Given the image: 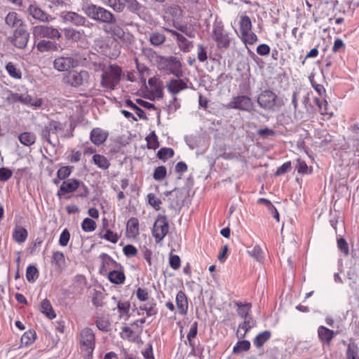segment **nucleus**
<instances>
[{
  "instance_id": "obj_1",
  "label": "nucleus",
  "mask_w": 359,
  "mask_h": 359,
  "mask_svg": "<svg viewBox=\"0 0 359 359\" xmlns=\"http://www.w3.org/2000/svg\"><path fill=\"white\" fill-rule=\"evenodd\" d=\"M81 10L87 17L96 22L106 24L116 22L114 15L102 6L92 3H84L82 5Z\"/></svg>"
},
{
  "instance_id": "obj_2",
  "label": "nucleus",
  "mask_w": 359,
  "mask_h": 359,
  "mask_svg": "<svg viewBox=\"0 0 359 359\" xmlns=\"http://www.w3.org/2000/svg\"><path fill=\"white\" fill-rule=\"evenodd\" d=\"M122 75V69L116 65H109L103 71L101 76V86L108 90H114L119 83Z\"/></svg>"
},
{
  "instance_id": "obj_3",
  "label": "nucleus",
  "mask_w": 359,
  "mask_h": 359,
  "mask_svg": "<svg viewBox=\"0 0 359 359\" xmlns=\"http://www.w3.org/2000/svg\"><path fill=\"white\" fill-rule=\"evenodd\" d=\"M62 81L74 88L87 86L90 83V74L86 70H70L63 76Z\"/></svg>"
},
{
  "instance_id": "obj_4",
  "label": "nucleus",
  "mask_w": 359,
  "mask_h": 359,
  "mask_svg": "<svg viewBox=\"0 0 359 359\" xmlns=\"http://www.w3.org/2000/svg\"><path fill=\"white\" fill-rule=\"evenodd\" d=\"M158 68L161 71L165 72L168 74L175 76V77H181L183 75L182 63L176 57H160L158 62Z\"/></svg>"
},
{
  "instance_id": "obj_5",
  "label": "nucleus",
  "mask_w": 359,
  "mask_h": 359,
  "mask_svg": "<svg viewBox=\"0 0 359 359\" xmlns=\"http://www.w3.org/2000/svg\"><path fill=\"white\" fill-rule=\"evenodd\" d=\"M212 38L218 48H226L230 44L229 33L224 29L222 21H215L212 25Z\"/></svg>"
},
{
  "instance_id": "obj_6",
  "label": "nucleus",
  "mask_w": 359,
  "mask_h": 359,
  "mask_svg": "<svg viewBox=\"0 0 359 359\" xmlns=\"http://www.w3.org/2000/svg\"><path fill=\"white\" fill-rule=\"evenodd\" d=\"M62 124L56 121H50L46 125L41 132V136L50 145L55 146L58 144V133L62 131Z\"/></svg>"
},
{
  "instance_id": "obj_7",
  "label": "nucleus",
  "mask_w": 359,
  "mask_h": 359,
  "mask_svg": "<svg viewBox=\"0 0 359 359\" xmlns=\"http://www.w3.org/2000/svg\"><path fill=\"white\" fill-rule=\"evenodd\" d=\"M80 344L81 351L86 353V358L92 357L95 347V337L90 328L85 327L81 331Z\"/></svg>"
},
{
  "instance_id": "obj_8",
  "label": "nucleus",
  "mask_w": 359,
  "mask_h": 359,
  "mask_svg": "<svg viewBox=\"0 0 359 359\" xmlns=\"http://www.w3.org/2000/svg\"><path fill=\"white\" fill-rule=\"evenodd\" d=\"M32 34L35 41L42 38L59 39L61 37V34L57 29L47 25H36L34 27Z\"/></svg>"
},
{
  "instance_id": "obj_9",
  "label": "nucleus",
  "mask_w": 359,
  "mask_h": 359,
  "mask_svg": "<svg viewBox=\"0 0 359 359\" xmlns=\"http://www.w3.org/2000/svg\"><path fill=\"white\" fill-rule=\"evenodd\" d=\"M169 224L165 216H158L155 221L152 234L156 243L161 242L168 233Z\"/></svg>"
},
{
  "instance_id": "obj_10",
  "label": "nucleus",
  "mask_w": 359,
  "mask_h": 359,
  "mask_svg": "<svg viewBox=\"0 0 359 359\" xmlns=\"http://www.w3.org/2000/svg\"><path fill=\"white\" fill-rule=\"evenodd\" d=\"M254 104L252 100L246 95H238L233 97L231 100L226 104V108L238 109L244 111L252 110Z\"/></svg>"
},
{
  "instance_id": "obj_11",
  "label": "nucleus",
  "mask_w": 359,
  "mask_h": 359,
  "mask_svg": "<svg viewBox=\"0 0 359 359\" xmlns=\"http://www.w3.org/2000/svg\"><path fill=\"white\" fill-rule=\"evenodd\" d=\"M29 39V33L24 27L15 29L13 36L9 38L11 43L16 48L23 49L28 43Z\"/></svg>"
},
{
  "instance_id": "obj_12",
  "label": "nucleus",
  "mask_w": 359,
  "mask_h": 359,
  "mask_svg": "<svg viewBox=\"0 0 359 359\" xmlns=\"http://www.w3.org/2000/svg\"><path fill=\"white\" fill-rule=\"evenodd\" d=\"M78 64V60L74 57L60 56L54 60L53 67L59 72H65L76 67Z\"/></svg>"
},
{
  "instance_id": "obj_13",
  "label": "nucleus",
  "mask_w": 359,
  "mask_h": 359,
  "mask_svg": "<svg viewBox=\"0 0 359 359\" xmlns=\"http://www.w3.org/2000/svg\"><path fill=\"white\" fill-rule=\"evenodd\" d=\"M109 27H105L104 30L106 33L111 34L115 40H121L122 41L130 42L132 39V35L129 33H126L123 29L115 22L109 24Z\"/></svg>"
},
{
  "instance_id": "obj_14",
  "label": "nucleus",
  "mask_w": 359,
  "mask_h": 359,
  "mask_svg": "<svg viewBox=\"0 0 359 359\" xmlns=\"http://www.w3.org/2000/svg\"><path fill=\"white\" fill-rule=\"evenodd\" d=\"M277 95L270 90L263 91L257 98L259 105L264 109H273L276 104Z\"/></svg>"
},
{
  "instance_id": "obj_15",
  "label": "nucleus",
  "mask_w": 359,
  "mask_h": 359,
  "mask_svg": "<svg viewBox=\"0 0 359 359\" xmlns=\"http://www.w3.org/2000/svg\"><path fill=\"white\" fill-rule=\"evenodd\" d=\"M60 18L66 24H71L77 27L85 26L87 19L83 15L73 11H63Z\"/></svg>"
},
{
  "instance_id": "obj_16",
  "label": "nucleus",
  "mask_w": 359,
  "mask_h": 359,
  "mask_svg": "<svg viewBox=\"0 0 359 359\" xmlns=\"http://www.w3.org/2000/svg\"><path fill=\"white\" fill-rule=\"evenodd\" d=\"M180 78H172L165 83L166 89L174 96L188 88L187 80L186 81Z\"/></svg>"
},
{
  "instance_id": "obj_17",
  "label": "nucleus",
  "mask_w": 359,
  "mask_h": 359,
  "mask_svg": "<svg viewBox=\"0 0 359 359\" xmlns=\"http://www.w3.org/2000/svg\"><path fill=\"white\" fill-rule=\"evenodd\" d=\"M81 186V181L76 179H69L65 180L60 187L57 193L58 197H61L65 194H69L76 191Z\"/></svg>"
},
{
  "instance_id": "obj_18",
  "label": "nucleus",
  "mask_w": 359,
  "mask_h": 359,
  "mask_svg": "<svg viewBox=\"0 0 359 359\" xmlns=\"http://www.w3.org/2000/svg\"><path fill=\"white\" fill-rule=\"evenodd\" d=\"M29 14L34 19L41 22H50L54 18L44 12L36 4H31L28 8Z\"/></svg>"
},
{
  "instance_id": "obj_19",
  "label": "nucleus",
  "mask_w": 359,
  "mask_h": 359,
  "mask_svg": "<svg viewBox=\"0 0 359 359\" xmlns=\"http://www.w3.org/2000/svg\"><path fill=\"white\" fill-rule=\"evenodd\" d=\"M337 334V333L334 331L330 330L323 325H320L318 328V337L319 340L327 346L330 345L331 341Z\"/></svg>"
},
{
  "instance_id": "obj_20",
  "label": "nucleus",
  "mask_w": 359,
  "mask_h": 359,
  "mask_svg": "<svg viewBox=\"0 0 359 359\" xmlns=\"http://www.w3.org/2000/svg\"><path fill=\"white\" fill-rule=\"evenodd\" d=\"M108 133L100 128H93L90 132V138L91 142L95 145L103 144L107 137Z\"/></svg>"
},
{
  "instance_id": "obj_21",
  "label": "nucleus",
  "mask_w": 359,
  "mask_h": 359,
  "mask_svg": "<svg viewBox=\"0 0 359 359\" xmlns=\"http://www.w3.org/2000/svg\"><path fill=\"white\" fill-rule=\"evenodd\" d=\"M6 24L15 29L24 27V22L15 12H9L5 18Z\"/></svg>"
},
{
  "instance_id": "obj_22",
  "label": "nucleus",
  "mask_w": 359,
  "mask_h": 359,
  "mask_svg": "<svg viewBox=\"0 0 359 359\" xmlns=\"http://www.w3.org/2000/svg\"><path fill=\"white\" fill-rule=\"evenodd\" d=\"M243 318L245 320L242 324L239 325L236 333L237 337L240 339L244 338L248 332L256 325V322L252 317L249 316Z\"/></svg>"
},
{
  "instance_id": "obj_23",
  "label": "nucleus",
  "mask_w": 359,
  "mask_h": 359,
  "mask_svg": "<svg viewBox=\"0 0 359 359\" xmlns=\"http://www.w3.org/2000/svg\"><path fill=\"white\" fill-rule=\"evenodd\" d=\"M176 304L179 313L181 315H185L188 311V300L185 293L182 291L177 292L176 295Z\"/></svg>"
},
{
  "instance_id": "obj_24",
  "label": "nucleus",
  "mask_w": 359,
  "mask_h": 359,
  "mask_svg": "<svg viewBox=\"0 0 359 359\" xmlns=\"http://www.w3.org/2000/svg\"><path fill=\"white\" fill-rule=\"evenodd\" d=\"M12 236L17 243L21 244L26 241L28 237V232L23 226L16 225L13 229Z\"/></svg>"
},
{
  "instance_id": "obj_25",
  "label": "nucleus",
  "mask_w": 359,
  "mask_h": 359,
  "mask_svg": "<svg viewBox=\"0 0 359 359\" xmlns=\"http://www.w3.org/2000/svg\"><path fill=\"white\" fill-rule=\"evenodd\" d=\"M139 309L141 311H145L147 316L149 317L156 316L158 313L156 302L153 298L146 301L145 303L140 306Z\"/></svg>"
},
{
  "instance_id": "obj_26",
  "label": "nucleus",
  "mask_w": 359,
  "mask_h": 359,
  "mask_svg": "<svg viewBox=\"0 0 359 359\" xmlns=\"http://www.w3.org/2000/svg\"><path fill=\"white\" fill-rule=\"evenodd\" d=\"M126 233L130 238H135L139 234V221L137 218L132 217L128 221Z\"/></svg>"
},
{
  "instance_id": "obj_27",
  "label": "nucleus",
  "mask_w": 359,
  "mask_h": 359,
  "mask_svg": "<svg viewBox=\"0 0 359 359\" xmlns=\"http://www.w3.org/2000/svg\"><path fill=\"white\" fill-rule=\"evenodd\" d=\"M18 140L23 145L29 147L35 143L36 137L33 133L24 132L19 135Z\"/></svg>"
},
{
  "instance_id": "obj_28",
  "label": "nucleus",
  "mask_w": 359,
  "mask_h": 359,
  "mask_svg": "<svg viewBox=\"0 0 359 359\" xmlns=\"http://www.w3.org/2000/svg\"><path fill=\"white\" fill-rule=\"evenodd\" d=\"M36 48L40 52H46L53 50L56 51L58 49L57 44L51 41L41 40L36 45Z\"/></svg>"
},
{
  "instance_id": "obj_29",
  "label": "nucleus",
  "mask_w": 359,
  "mask_h": 359,
  "mask_svg": "<svg viewBox=\"0 0 359 359\" xmlns=\"http://www.w3.org/2000/svg\"><path fill=\"white\" fill-rule=\"evenodd\" d=\"M271 336V333L269 330L260 332L253 339V344L257 348H261L270 339Z\"/></svg>"
},
{
  "instance_id": "obj_30",
  "label": "nucleus",
  "mask_w": 359,
  "mask_h": 359,
  "mask_svg": "<svg viewBox=\"0 0 359 359\" xmlns=\"http://www.w3.org/2000/svg\"><path fill=\"white\" fill-rule=\"evenodd\" d=\"M176 41L179 48L184 53L190 52L194 47L193 42L189 41L182 34Z\"/></svg>"
},
{
  "instance_id": "obj_31",
  "label": "nucleus",
  "mask_w": 359,
  "mask_h": 359,
  "mask_svg": "<svg viewBox=\"0 0 359 359\" xmlns=\"http://www.w3.org/2000/svg\"><path fill=\"white\" fill-rule=\"evenodd\" d=\"M41 311L49 319H53L56 316L53 307L48 299H44L41 303Z\"/></svg>"
},
{
  "instance_id": "obj_32",
  "label": "nucleus",
  "mask_w": 359,
  "mask_h": 359,
  "mask_svg": "<svg viewBox=\"0 0 359 359\" xmlns=\"http://www.w3.org/2000/svg\"><path fill=\"white\" fill-rule=\"evenodd\" d=\"M165 36L159 32H151L149 35V42L154 46H159L165 41Z\"/></svg>"
},
{
  "instance_id": "obj_33",
  "label": "nucleus",
  "mask_w": 359,
  "mask_h": 359,
  "mask_svg": "<svg viewBox=\"0 0 359 359\" xmlns=\"http://www.w3.org/2000/svg\"><path fill=\"white\" fill-rule=\"evenodd\" d=\"M108 278L113 283L121 284L125 280V275L123 271L114 270L109 273Z\"/></svg>"
},
{
  "instance_id": "obj_34",
  "label": "nucleus",
  "mask_w": 359,
  "mask_h": 359,
  "mask_svg": "<svg viewBox=\"0 0 359 359\" xmlns=\"http://www.w3.org/2000/svg\"><path fill=\"white\" fill-rule=\"evenodd\" d=\"M347 359H359V348L355 342H350L347 345Z\"/></svg>"
},
{
  "instance_id": "obj_35",
  "label": "nucleus",
  "mask_w": 359,
  "mask_h": 359,
  "mask_svg": "<svg viewBox=\"0 0 359 359\" xmlns=\"http://www.w3.org/2000/svg\"><path fill=\"white\" fill-rule=\"evenodd\" d=\"M100 238L105 239L112 243H116L118 241V236L116 233H114L109 229H103L99 233Z\"/></svg>"
},
{
  "instance_id": "obj_36",
  "label": "nucleus",
  "mask_w": 359,
  "mask_h": 359,
  "mask_svg": "<svg viewBox=\"0 0 359 359\" xmlns=\"http://www.w3.org/2000/svg\"><path fill=\"white\" fill-rule=\"evenodd\" d=\"M93 161L96 165H97L100 168L104 170L107 169L110 165V163L107 158L105 156L100 154L93 155Z\"/></svg>"
},
{
  "instance_id": "obj_37",
  "label": "nucleus",
  "mask_w": 359,
  "mask_h": 359,
  "mask_svg": "<svg viewBox=\"0 0 359 359\" xmlns=\"http://www.w3.org/2000/svg\"><path fill=\"white\" fill-rule=\"evenodd\" d=\"M101 1L116 12H122L125 8V4L120 0H101Z\"/></svg>"
},
{
  "instance_id": "obj_38",
  "label": "nucleus",
  "mask_w": 359,
  "mask_h": 359,
  "mask_svg": "<svg viewBox=\"0 0 359 359\" xmlns=\"http://www.w3.org/2000/svg\"><path fill=\"white\" fill-rule=\"evenodd\" d=\"M248 253L257 262H261L264 259V252L258 245H255L251 250H248Z\"/></svg>"
},
{
  "instance_id": "obj_39",
  "label": "nucleus",
  "mask_w": 359,
  "mask_h": 359,
  "mask_svg": "<svg viewBox=\"0 0 359 359\" xmlns=\"http://www.w3.org/2000/svg\"><path fill=\"white\" fill-rule=\"evenodd\" d=\"M52 264L56 265L59 268H62L65 264V258L63 252L60 251H56L53 253Z\"/></svg>"
},
{
  "instance_id": "obj_40",
  "label": "nucleus",
  "mask_w": 359,
  "mask_h": 359,
  "mask_svg": "<svg viewBox=\"0 0 359 359\" xmlns=\"http://www.w3.org/2000/svg\"><path fill=\"white\" fill-rule=\"evenodd\" d=\"M236 306L238 307V314L240 317L243 318L249 317L248 313L251 308L250 304H243L241 302H236Z\"/></svg>"
},
{
  "instance_id": "obj_41",
  "label": "nucleus",
  "mask_w": 359,
  "mask_h": 359,
  "mask_svg": "<svg viewBox=\"0 0 359 359\" xmlns=\"http://www.w3.org/2000/svg\"><path fill=\"white\" fill-rule=\"evenodd\" d=\"M252 29V22L250 18L247 16H243L240 20V32L242 34L246 33Z\"/></svg>"
},
{
  "instance_id": "obj_42",
  "label": "nucleus",
  "mask_w": 359,
  "mask_h": 359,
  "mask_svg": "<svg viewBox=\"0 0 359 359\" xmlns=\"http://www.w3.org/2000/svg\"><path fill=\"white\" fill-rule=\"evenodd\" d=\"M250 348V343L248 340L239 341L233 348V353H239L241 351H248Z\"/></svg>"
},
{
  "instance_id": "obj_43",
  "label": "nucleus",
  "mask_w": 359,
  "mask_h": 359,
  "mask_svg": "<svg viewBox=\"0 0 359 359\" xmlns=\"http://www.w3.org/2000/svg\"><path fill=\"white\" fill-rule=\"evenodd\" d=\"M96 228V223L90 218H85L81 223V229L85 232L93 231Z\"/></svg>"
},
{
  "instance_id": "obj_44",
  "label": "nucleus",
  "mask_w": 359,
  "mask_h": 359,
  "mask_svg": "<svg viewBox=\"0 0 359 359\" xmlns=\"http://www.w3.org/2000/svg\"><path fill=\"white\" fill-rule=\"evenodd\" d=\"M36 338V333L34 331L29 330L24 333V334L21 337L22 344L25 346H29L32 344Z\"/></svg>"
},
{
  "instance_id": "obj_45",
  "label": "nucleus",
  "mask_w": 359,
  "mask_h": 359,
  "mask_svg": "<svg viewBox=\"0 0 359 359\" xmlns=\"http://www.w3.org/2000/svg\"><path fill=\"white\" fill-rule=\"evenodd\" d=\"M6 69L10 76L17 79L21 78L22 73L20 70L16 68V67L12 62H8L6 66Z\"/></svg>"
},
{
  "instance_id": "obj_46",
  "label": "nucleus",
  "mask_w": 359,
  "mask_h": 359,
  "mask_svg": "<svg viewBox=\"0 0 359 359\" xmlns=\"http://www.w3.org/2000/svg\"><path fill=\"white\" fill-rule=\"evenodd\" d=\"M39 276L37 269L32 265H29L26 270V278L29 282H34Z\"/></svg>"
},
{
  "instance_id": "obj_47",
  "label": "nucleus",
  "mask_w": 359,
  "mask_h": 359,
  "mask_svg": "<svg viewBox=\"0 0 359 359\" xmlns=\"http://www.w3.org/2000/svg\"><path fill=\"white\" fill-rule=\"evenodd\" d=\"M73 169L74 168L72 166L69 165L60 168L57 172V178L65 180L71 175Z\"/></svg>"
},
{
  "instance_id": "obj_48",
  "label": "nucleus",
  "mask_w": 359,
  "mask_h": 359,
  "mask_svg": "<svg viewBox=\"0 0 359 359\" xmlns=\"http://www.w3.org/2000/svg\"><path fill=\"white\" fill-rule=\"evenodd\" d=\"M295 168L301 174H309L311 172L306 162L300 158L297 159Z\"/></svg>"
},
{
  "instance_id": "obj_49",
  "label": "nucleus",
  "mask_w": 359,
  "mask_h": 359,
  "mask_svg": "<svg viewBox=\"0 0 359 359\" xmlns=\"http://www.w3.org/2000/svg\"><path fill=\"white\" fill-rule=\"evenodd\" d=\"M86 283V278L83 275L78 274L74 277L73 285L77 288V290H82Z\"/></svg>"
},
{
  "instance_id": "obj_50",
  "label": "nucleus",
  "mask_w": 359,
  "mask_h": 359,
  "mask_svg": "<svg viewBox=\"0 0 359 359\" xmlns=\"http://www.w3.org/2000/svg\"><path fill=\"white\" fill-rule=\"evenodd\" d=\"M97 327L104 332H107L109 330L110 323L109 320L103 317H99L95 321Z\"/></svg>"
},
{
  "instance_id": "obj_51",
  "label": "nucleus",
  "mask_w": 359,
  "mask_h": 359,
  "mask_svg": "<svg viewBox=\"0 0 359 359\" xmlns=\"http://www.w3.org/2000/svg\"><path fill=\"white\" fill-rule=\"evenodd\" d=\"M166 173L167 170L165 166H158L155 169L153 177L156 181H161L165 177Z\"/></svg>"
},
{
  "instance_id": "obj_52",
  "label": "nucleus",
  "mask_w": 359,
  "mask_h": 359,
  "mask_svg": "<svg viewBox=\"0 0 359 359\" xmlns=\"http://www.w3.org/2000/svg\"><path fill=\"white\" fill-rule=\"evenodd\" d=\"M174 155V151L171 148H161L157 154V156L162 160H166L169 158L172 157Z\"/></svg>"
},
{
  "instance_id": "obj_53",
  "label": "nucleus",
  "mask_w": 359,
  "mask_h": 359,
  "mask_svg": "<svg viewBox=\"0 0 359 359\" xmlns=\"http://www.w3.org/2000/svg\"><path fill=\"white\" fill-rule=\"evenodd\" d=\"M241 35L242 39L245 43L253 44L258 39L257 35L252 32V29L246 33L242 34Z\"/></svg>"
},
{
  "instance_id": "obj_54",
  "label": "nucleus",
  "mask_w": 359,
  "mask_h": 359,
  "mask_svg": "<svg viewBox=\"0 0 359 359\" xmlns=\"http://www.w3.org/2000/svg\"><path fill=\"white\" fill-rule=\"evenodd\" d=\"M314 102L318 105L319 110L322 114L332 115V113H330V111H328V104L325 100L320 101L318 97H316L314 99Z\"/></svg>"
},
{
  "instance_id": "obj_55",
  "label": "nucleus",
  "mask_w": 359,
  "mask_h": 359,
  "mask_svg": "<svg viewBox=\"0 0 359 359\" xmlns=\"http://www.w3.org/2000/svg\"><path fill=\"white\" fill-rule=\"evenodd\" d=\"M258 203H262V204H264L265 205L267 206L268 209L269 211H271L273 212V211L274 210L275 211V215H274V218L278 222L279 221V214H278V212L277 210V209L274 207V205L267 199L266 198H261L258 200Z\"/></svg>"
},
{
  "instance_id": "obj_56",
  "label": "nucleus",
  "mask_w": 359,
  "mask_h": 359,
  "mask_svg": "<svg viewBox=\"0 0 359 359\" xmlns=\"http://www.w3.org/2000/svg\"><path fill=\"white\" fill-rule=\"evenodd\" d=\"M148 203L151 205L155 210H158L160 209V205L161 204V201L156 197L154 194H149L147 195Z\"/></svg>"
},
{
  "instance_id": "obj_57",
  "label": "nucleus",
  "mask_w": 359,
  "mask_h": 359,
  "mask_svg": "<svg viewBox=\"0 0 359 359\" xmlns=\"http://www.w3.org/2000/svg\"><path fill=\"white\" fill-rule=\"evenodd\" d=\"M197 58L200 62H205L207 58V48L202 44L197 46Z\"/></svg>"
},
{
  "instance_id": "obj_58",
  "label": "nucleus",
  "mask_w": 359,
  "mask_h": 359,
  "mask_svg": "<svg viewBox=\"0 0 359 359\" xmlns=\"http://www.w3.org/2000/svg\"><path fill=\"white\" fill-rule=\"evenodd\" d=\"M127 4L128 8L134 13H138L141 11L142 6L136 0H124Z\"/></svg>"
},
{
  "instance_id": "obj_59",
  "label": "nucleus",
  "mask_w": 359,
  "mask_h": 359,
  "mask_svg": "<svg viewBox=\"0 0 359 359\" xmlns=\"http://www.w3.org/2000/svg\"><path fill=\"white\" fill-rule=\"evenodd\" d=\"M70 239V233L67 229H64L61 233L59 238V244L65 247L67 245Z\"/></svg>"
},
{
  "instance_id": "obj_60",
  "label": "nucleus",
  "mask_w": 359,
  "mask_h": 359,
  "mask_svg": "<svg viewBox=\"0 0 359 359\" xmlns=\"http://www.w3.org/2000/svg\"><path fill=\"white\" fill-rule=\"evenodd\" d=\"M337 247L339 249V250L344 254V255L346 256L348 255V245L346 241L344 238H340L337 240Z\"/></svg>"
},
{
  "instance_id": "obj_61",
  "label": "nucleus",
  "mask_w": 359,
  "mask_h": 359,
  "mask_svg": "<svg viewBox=\"0 0 359 359\" xmlns=\"http://www.w3.org/2000/svg\"><path fill=\"white\" fill-rule=\"evenodd\" d=\"M13 175V172L11 170L7 168H0V181L6 182L8 181Z\"/></svg>"
},
{
  "instance_id": "obj_62",
  "label": "nucleus",
  "mask_w": 359,
  "mask_h": 359,
  "mask_svg": "<svg viewBox=\"0 0 359 359\" xmlns=\"http://www.w3.org/2000/svg\"><path fill=\"white\" fill-rule=\"evenodd\" d=\"M147 140L149 149H156L159 146L157 136L154 132H153L151 135L148 137Z\"/></svg>"
},
{
  "instance_id": "obj_63",
  "label": "nucleus",
  "mask_w": 359,
  "mask_h": 359,
  "mask_svg": "<svg viewBox=\"0 0 359 359\" xmlns=\"http://www.w3.org/2000/svg\"><path fill=\"white\" fill-rule=\"evenodd\" d=\"M198 332V323L197 322H194L189 330V332L187 334V339L189 342V344L192 346L191 341L193 339H194Z\"/></svg>"
},
{
  "instance_id": "obj_64",
  "label": "nucleus",
  "mask_w": 359,
  "mask_h": 359,
  "mask_svg": "<svg viewBox=\"0 0 359 359\" xmlns=\"http://www.w3.org/2000/svg\"><path fill=\"white\" fill-rule=\"evenodd\" d=\"M136 296H137V299L141 302H146V301L150 299L149 298V294H148L147 290L141 288V287L137 288V290L136 291Z\"/></svg>"
}]
</instances>
